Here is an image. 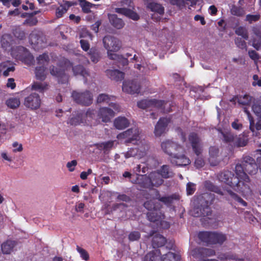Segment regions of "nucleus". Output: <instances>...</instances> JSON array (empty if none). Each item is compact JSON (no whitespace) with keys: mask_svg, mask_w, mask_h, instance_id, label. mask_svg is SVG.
I'll return each instance as SVG.
<instances>
[{"mask_svg":"<svg viewBox=\"0 0 261 261\" xmlns=\"http://www.w3.org/2000/svg\"><path fill=\"white\" fill-rule=\"evenodd\" d=\"M11 64L10 61H6L1 64V66L3 69H6L3 72V75L5 77L9 76L10 72H13L15 70V68L13 65L9 66Z\"/></svg>","mask_w":261,"mask_h":261,"instance_id":"nucleus-45","label":"nucleus"},{"mask_svg":"<svg viewBox=\"0 0 261 261\" xmlns=\"http://www.w3.org/2000/svg\"><path fill=\"white\" fill-rule=\"evenodd\" d=\"M11 40V36L9 34H4L1 38L2 46L3 48H7L10 45V41Z\"/></svg>","mask_w":261,"mask_h":261,"instance_id":"nucleus-55","label":"nucleus"},{"mask_svg":"<svg viewBox=\"0 0 261 261\" xmlns=\"http://www.w3.org/2000/svg\"><path fill=\"white\" fill-rule=\"evenodd\" d=\"M114 144V141H108L107 142H104V148L103 150V153L105 154L108 153L113 148Z\"/></svg>","mask_w":261,"mask_h":261,"instance_id":"nucleus-60","label":"nucleus"},{"mask_svg":"<svg viewBox=\"0 0 261 261\" xmlns=\"http://www.w3.org/2000/svg\"><path fill=\"white\" fill-rule=\"evenodd\" d=\"M257 168L254 159L248 155L244 156L241 163L236 165L235 167L236 174L239 176L244 187L246 186L250 188V180L247 174H255Z\"/></svg>","mask_w":261,"mask_h":261,"instance_id":"nucleus-1","label":"nucleus"},{"mask_svg":"<svg viewBox=\"0 0 261 261\" xmlns=\"http://www.w3.org/2000/svg\"><path fill=\"white\" fill-rule=\"evenodd\" d=\"M161 254L160 249H155L146 254L143 261H159V256Z\"/></svg>","mask_w":261,"mask_h":261,"instance_id":"nucleus-34","label":"nucleus"},{"mask_svg":"<svg viewBox=\"0 0 261 261\" xmlns=\"http://www.w3.org/2000/svg\"><path fill=\"white\" fill-rule=\"evenodd\" d=\"M224 142L233 145L236 135L231 132H225L221 133Z\"/></svg>","mask_w":261,"mask_h":261,"instance_id":"nucleus-47","label":"nucleus"},{"mask_svg":"<svg viewBox=\"0 0 261 261\" xmlns=\"http://www.w3.org/2000/svg\"><path fill=\"white\" fill-rule=\"evenodd\" d=\"M48 85L45 83L34 82L32 85V89L43 93L45 90L47 89Z\"/></svg>","mask_w":261,"mask_h":261,"instance_id":"nucleus-51","label":"nucleus"},{"mask_svg":"<svg viewBox=\"0 0 261 261\" xmlns=\"http://www.w3.org/2000/svg\"><path fill=\"white\" fill-rule=\"evenodd\" d=\"M196 191V185L194 183L189 182L186 186V191L188 195H191Z\"/></svg>","mask_w":261,"mask_h":261,"instance_id":"nucleus-59","label":"nucleus"},{"mask_svg":"<svg viewBox=\"0 0 261 261\" xmlns=\"http://www.w3.org/2000/svg\"><path fill=\"white\" fill-rule=\"evenodd\" d=\"M165 103L164 100H157L155 99H143L137 102V106L139 108L147 109L152 108H162Z\"/></svg>","mask_w":261,"mask_h":261,"instance_id":"nucleus-12","label":"nucleus"},{"mask_svg":"<svg viewBox=\"0 0 261 261\" xmlns=\"http://www.w3.org/2000/svg\"><path fill=\"white\" fill-rule=\"evenodd\" d=\"M199 239L207 245H222L227 240L225 234L218 231H200L198 234Z\"/></svg>","mask_w":261,"mask_h":261,"instance_id":"nucleus-4","label":"nucleus"},{"mask_svg":"<svg viewBox=\"0 0 261 261\" xmlns=\"http://www.w3.org/2000/svg\"><path fill=\"white\" fill-rule=\"evenodd\" d=\"M192 256L203 261H218L217 259H208L207 257L213 256L215 254V251L214 249L205 248H197L193 249L192 251Z\"/></svg>","mask_w":261,"mask_h":261,"instance_id":"nucleus-7","label":"nucleus"},{"mask_svg":"<svg viewBox=\"0 0 261 261\" xmlns=\"http://www.w3.org/2000/svg\"><path fill=\"white\" fill-rule=\"evenodd\" d=\"M227 193L230 196V197L234 201L240 203L241 205L244 206L247 205V203L241 198L237 194L231 191V190H227Z\"/></svg>","mask_w":261,"mask_h":261,"instance_id":"nucleus-50","label":"nucleus"},{"mask_svg":"<svg viewBox=\"0 0 261 261\" xmlns=\"http://www.w3.org/2000/svg\"><path fill=\"white\" fill-rule=\"evenodd\" d=\"M153 199L148 200L145 202L143 204L144 207L146 208L149 212L154 210H160L162 208V204L158 201H155V199L152 197Z\"/></svg>","mask_w":261,"mask_h":261,"instance_id":"nucleus-32","label":"nucleus"},{"mask_svg":"<svg viewBox=\"0 0 261 261\" xmlns=\"http://www.w3.org/2000/svg\"><path fill=\"white\" fill-rule=\"evenodd\" d=\"M218 258L221 260H235L236 261H244L242 258H239L236 254L231 253H220L218 256Z\"/></svg>","mask_w":261,"mask_h":261,"instance_id":"nucleus-41","label":"nucleus"},{"mask_svg":"<svg viewBox=\"0 0 261 261\" xmlns=\"http://www.w3.org/2000/svg\"><path fill=\"white\" fill-rule=\"evenodd\" d=\"M164 254L161 257V261H179L180 256L175 253L171 252L169 250Z\"/></svg>","mask_w":261,"mask_h":261,"instance_id":"nucleus-42","label":"nucleus"},{"mask_svg":"<svg viewBox=\"0 0 261 261\" xmlns=\"http://www.w3.org/2000/svg\"><path fill=\"white\" fill-rule=\"evenodd\" d=\"M235 33L238 35L241 36L244 40H248L249 38L248 33L247 29L243 27H239L235 30Z\"/></svg>","mask_w":261,"mask_h":261,"instance_id":"nucleus-52","label":"nucleus"},{"mask_svg":"<svg viewBox=\"0 0 261 261\" xmlns=\"http://www.w3.org/2000/svg\"><path fill=\"white\" fill-rule=\"evenodd\" d=\"M88 54L91 61L94 63H97L101 58L100 51L96 47L91 48Z\"/></svg>","mask_w":261,"mask_h":261,"instance_id":"nucleus-35","label":"nucleus"},{"mask_svg":"<svg viewBox=\"0 0 261 261\" xmlns=\"http://www.w3.org/2000/svg\"><path fill=\"white\" fill-rule=\"evenodd\" d=\"M171 156L170 162L177 166H186L191 163L190 159L182 152H177Z\"/></svg>","mask_w":261,"mask_h":261,"instance_id":"nucleus-16","label":"nucleus"},{"mask_svg":"<svg viewBox=\"0 0 261 261\" xmlns=\"http://www.w3.org/2000/svg\"><path fill=\"white\" fill-rule=\"evenodd\" d=\"M204 187L208 191L215 192L220 195H223L222 189L218 186L215 185L212 182L206 180L204 182Z\"/></svg>","mask_w":261,"mask_h":261,"instance_id":"nucleus-39","label":"nucleus"},{"mask_svg":"<svg viewBox=\"0 0 261 261\" xmlns=\"http://www.w3.org/2000/svg\"><path fill=\"white\" fill-rule=\"evenodd\" d=\"M140 132L138 127L130 128L126 130L119 134L117 138L118 139H125V143H132L133 144H139V143H143L140 140Z\"/></svg>","mask_w":261,"mask_h":261,"instance_id":"nucleus-5","label":"nucleus"},{"mask_svg":"<svg viewBox=\"0 0 261 261\" xmlns=\"http://www.w3.org/2000/svg\"><path fill=\"white\" fill-rule=\"evenodd\" d=\"M147 219L152 222H155L164 219V214L160 212V210H154L148 212L147 214Z\"/></svg>","mask_w":261,"mask_h":261,"instance_id":"nucleus-30","label":"nucleus"},{"mask_svg":"<svg viewBox=\"0 0 261 261\" xmlns=\"http://www.w3.org/2000/svg\"><path fill=\"white\" fill-rule=\"evenodd\" d=\"M16 244L14 241L7 240L2 245V251L4 254H10Z\"/></svg>","mask_w":261,"mask_h":261,"instance_id":"nucleus-36","label":"nucleus"},{"mask_svg":"<svg viewBox=\"0 0 261 261\" xmlns=\"http://www.w3.org/2000/svg\"><path fill=\"white\" fill-rule=\"evenodd\" d=\"M109 19L111 25L117 29H121L124 27V22L123 20L117 17L116 14H110Z\"/></svg>","mask_w":261,"mask_h":261,"instance_id":"nucleus-31","label":"nucleus"},{"mask_svg":"<svg viewBox=\"0 0 261 261\" xmlns=\"http://www.w3.org/2000/svg\"><path fill=\"white\" fill-rule=\"evenodd\" d=\"M107 76L111 80L116 81H121L124 77V73L117 69L111 70L108 69L106 70Z\"/></svg>","mask_w":261,"mask_h":261,"instance_id":"nucleus-28","label":"nucleus"},{"mask_svg":"<svg viewBox=\"0 0 261 261\" xmlns=\"http://www.w3.org/2000/svg\"><path fill=\"white\" fill-rule=\"evenodd\" d=\"M210 158L208 161L212 166H216L219 164L217 158L219 154V149L214 146H211L209 149Z\"/></svg>","mask_w":261,"mask_h":261,"instance_id":"nucleus-29","label":"nucleus"},{"mask_svg":"<svg viewBox=\"0 0 261 261\" xmlns=\"http://www.w3.org/2000/svg\"><path fill=\"white\" fill-rule=\"evenodd\" d=\"M156 171L163 179L172 178L174 175V173L173 170L168 165H164L162 166Z\"/></svg>","mask_w":261,"mask_h":261,"instance_id":"nucleus-26","label":"nucleus"},{"mask_svg":"<svg viewBox=\"0 0 261 261\" xmlns=\"http://www.w3.org/2000/svg\"><path fill=\"white\" fill-rule=\"evenodd\" d=\"M79 5L82 8V11L86 14L91 12V8L95 7L97 5L91 3L86 0H78Z\"/></svg>","mask_w":261,"mask_h":261,"instance_id":"nucleus-38","label":"nucleus"},{"mask_svg":"<svg viewBox=\"0 0 261 261\" xmlns=\"http://www.w3.org/2000/svg\"><path fill=\"white\" fill-rule=\"evenodd\" d=\"M115 12L117 13L125 15L134 20H138L140 17L139 15L134 11L125 8H117Z\"/></svg>","mask_w":261,"mask_h":261,"instance_id":"nucleus-25","label":"nucleus"},{"mask_svg":"<svg viewBox=\"0 0 261 261\" xmlns=\"http://www.w3.org/2000/svg\"><path fill=\"white\" fill-rule=\"evenodd\" d=\"M12 33L15 38L19 40L23 39L25 36L24 32L19 27H15L13 29Z\"/></svg>","mask_w":261,"mask_h":261,"instance_id":"nucleus-53","label":"nucleus"},{"mask_svg":"<svg viewBox=\"0 0 261 261\" xmlns=\"http://www.w3.org/2000/svg\"><path fill=\"white\" fill-rule=\"evenodd\" d=\"M140 88V84L136 80L125 81L122 85L123 91L131 94L139 93Z\"/></svg>","mask_w":261,"mask_h":261,"instance_id":"nucleus-14","label":"nucleus"},{"mask_svg":"<svg viewBox=\"0 0 261 261\" xmlns=\"http://www.w3.org/2000/svg\"><path fill=\"white\" fill-rule=\"evenodd\" d=\"M170 122V119L169 118H160L155 126L154 130L155 136L160 137L165 132L166 128Z\"/></svg>","mask_w":261,"mask_h":261,"instance_id":"nucleus-19","label":"nucleus"},{"mask_svg":"<svg viewBox=\"0 0 261 261\" xmlns=\"http://www.w3.org/2000/svg\"><path fill=\"white\" fill-rule=\"evenodd\" d=\"M252 109L254 114L259 117V119H261V105L259 103H254L252 107Z\"/></svg>","mask_w":261,"mask_h":261,"instance_id":"nucleus-64","label":"nucleus"},{"mask_svg":"<svg viewBox=\"0 0 261 261\" xmlns=\"http://www.w3.org/2000/svg\"><path fill=\"white\" fill-rule=\"evenodd\" d=\"M41 104V99L38 94L32 93L24 98L23 105L32 110L38 109Z\"/></svg>","mask_w":261,"mask_h":261,"instance_id":"nucleus-10","label":"nucleus"},{"mask_svg":"<svg viewBox=\"0 0 261 261\" xmlns=\"http://www.w3.org/2000/svg\"><path fill=\"white\" fill-rule=\"evenodd\" d=\"M115 99L116 97L115 96L109 95L106 94H100L97 96V102L107 103L113 108L115 111L118 112L120 111L121 108L118 104L113 102Z\"/></svg>","mask_w":261,"mask_h":261,"instance_id":"nucleus-13","label":"nucleus"},{"mask_svg":"<svg viewBox=\"0 0 261 261\" xmlns=\"http://www.w3.org/2000/svg\"><path fill=\"white\" fill-rule=\"evenodd\" d=\"M170 1L172 5H175L178 7H184L186 5L193 6L197 2V0H170Z\"/></svg>","mask_w":261,"mask_h":261,"instance_id":"nucleus-37","label":"nucleus"},{"mask_svg":"<svg viewBox=\"0 0 261 261\" xmlns=\"http://www.w3.org/2000/svg\"><path fill=\"white\" fill-rule=\"evenodd\" d=\"M76 250L80 254L81 257L85 260H88L89 258V255L88 252L84 249L80 247L79 246H76Z\"/></svg>","mask_w":261,"mask_h":261,"instance_id":"nucleus-57","label":"nucleus"},{"mask_svg":"<svg viewBox=\"0 0 261 261\" xmlns=\"http://www.w3.org/2000/svg\"><path fill=\"white\" fill-rule=\"evenodd\" d=\"M49 72L51 75L58 79L59 83L64 84L67 82L68 77L64 69L51 65L49 67Z\"/></svg>","mask_w":261,"mask_h":261,"instance_id":"nucleus-18","label":"nucleus"},{"mask_svg":"<svg viewBox=\"0 0 261 261\" xmlns=\"http://www.w3.org/2000/svg\"><path fill=\"white\" fill-rule=\"evenodd\" d=\"M114 111L110 108L102 107L99 109L97 113L98 118L101 119L102 122H110L111 119L114 116Z\"/></svg>","mask_w":261,"mask_h":261,"instance_id":"nucleus-20","label":"nucleus"},{"mask_svg":"<svg viewBox=\"0 0 261 261\" xmlns=\"http://www.w3.org/2000/svg\"><path fill=\"white\" fill-rule=\"evenodd\" d=\"M251 101V97L248 95H245L243 97H240L238 99L239 103L247 106L250 105Z\"/></svg>","mask_w":261,"mask_h":261,"instance_id":"nucleus-56","label":"nucleus"},{"mask_svg":"<svg viewBox=\"0 0 261 261\" xmlns=\"http://www.w3.org/2000/svg\"><path fill=\"white\" fill-rule=\"evenodd\" d=\"M189 141L194 153L197 155L200 154L202 151V147L201 140L198 134L194 132L190 133L189 136Z\"/></svg>","mask_w":261,"mask_h":261,"instance_id":"nucleus-17","label":"nucleus"},{"mask_svg":"<svg viewBox=\"0 0 261 261\" xmlns=\"http://www.w3.org/2000/svg\"><path fill=\"white\" fill-rule=\"evenodd\" d=\"M147 7L151 11L156 12L159 14L162 15L164 13V8L161 4L154 2L150 3L148 4Z\"/></svg>","mask_w":261,"mask_h":261,"instance_id":"nucleus-44","label":"nucleus"},{"mask_svg":"<svg viewBox=\"0 0 261 261\" xmlns=\"http://www.w3.org/2000/svg\"><path fill=\"white\" fill-rule=\"evenodd\" d=\"M149 178L150 180V184L151 189H153V187H159L163 184L164 182V179L157 172V171L152 172L149 173Z\"/></svg>","mask_w":261,"mask_h":261,"instance_id":"nucleus-23","label":"nucleus"},{"mask_svg":"<svg viewBox=\"0 0 261 261\" xmlns=\"http://www.w3.org/2000/svg\"><path fill=\"white\" fill-rule=\"evenodd\" d=\"M217 178L219 181L228 185L244 197L252 195L251 188L246 186L244 187L239 176L235 175L231 171L223 170L218 174Z\"/></svg>","mask_w":261,"mask_h":261,"instance_id":"nucleus-2","label":"nucleus"},{"mask_svg":"<svg viewBox=\"0 0 261 261\" xmlns=\"http://www.w3.org/2000/svg\"><path fill=\"white\" fill-rule=\"evenodd\" d=\"M243 38L237 37L234 39V43L240 49H245L246 50H247V44L246 42Z\"/></svg>","mask_w":261,"mask_h":261,"instance_id":"nucleus-54","label":"nucleus"},{"mask_svg":"<svg viewBox=\"0 0 261 261\" xmlns=\"http://www.w3.org/2000/svg\"><path fill=\"white\" fill-rule=\"evenodd\" d=\"M215 200V195L212 193L204 194L200 200V205L194 207L192 215L195 217H207L212 214L210 205Z\"/></svg>","mask_w":261,"mask_h":261,"instance_id":"nucleus-3","label":"nucleus"},{"mask_svg":"<svg viewBox=\"0 0 261 261\" xmlns=\"http://www.w3.org/2000/svg\"><path fill=\"white\" fill-rule=\"evenodd\" d=\"M46 67L37 66L35 68V73L37 80L43 81L46 77Z\"/></svg>","mask_w":261,"mask_h":261,"instance_id":"nucleus-40","label":"nucleus"},{"mask_svg":"<svg viewBox=\"0 0 261 261\" xmlns=\"http://www.w3.org/2000/svg\"><path fill=\"white\" fill-rule=\"evenodd\" d=\"M76 4V2L67 1H63V4H61L60 7H58L56 10V17L58 18L62 17L70 7L75 6Z\"/></svg>","mask_w":261,"mask_h":261,"instance_id":"nucleus-22","label":"nucleus"},{"mask_svg":"<svg viewBox=\"0 0 261 261\" xmlns=\"http://www.w3.org/2000/svg\"><path fill=\"white\" fill-rule=\"evenodd\" d=\"M105 48L108 51L116 52L121 47V42L116 37L110 35H107L102 39Z\"/></svg>","mask_w":261,"mask_h":261,"instance_id":"nucleus-9","label":"nucleus"},{"mask_svg":"<svg viewBox=\"0 0 261 261\" xmlns=\"http://www.w3.org/2000/svg\"><path fill=\"white\" fill-rule=\"evenodd\" d=\"M141 234L139 231H134L131 232L128 235V239L130 241H135L139 240Z\"/></svg>","mask_w":261,"mask_h":261,"instance_id":"nucleus-63","label":"nucleus"},{"mask_svg":"<svg viewBox=\"0 0 261 261\" xmlns=\"http://www.w3.org/2000/svg\"><path fill=\"white\" fill-rule=\"evenodd\" d=\"M83 116V113H78L75 116L72 117L69 119L68 123L74 126L80 125L84 123Z\"/></svg>","mask_w":261,"mask_h":261,"instance_id":"nucleus-43","label":"nucleus"},{"mask_svg":"<svg viewBox=\"0 0 261 261\" xmlns=\"http://www.w3.org/2000/svg\"><path fill=\"white\" fill-rule=\"evenodd\" d=\"M154 192L155 194L154 196H153V198L159 200L160 201L162 202L167 205H170L174 200L179 199V195L176 194H172V195L168 196L161 197L160 192L158 190L155 189Z\"/></svg>","mask_w":261,"mask_h":261,"instance_id":"nucleus-21","label":"nucleus"},{"mask_svg":"<svg viewBox=\"0 0 261 261\" xmlns=\"http://www.w3.org/2000/svg\"><path fill=\"white\" fill-rule=\"evenodd\" d=\"M260 19V15L255 14H248L246 17V20L248 21L249 23H252L253 22H256Z\"/></svg>","mask_w":261,"mask_h":261,"instance_id":"nucleus-62","label":"nucleus"},{"mask_svg":"<svg viewBox=\"0 0 261 261\" xmlns=\"http://www.w3.org/2000/svg\"><path fill=\"white\" fill-rule=\"evenodd\" d=\"M72 71L74 75H81L85 77L89 75L88 72L86 71L83 65H77L72 67Z\"/></svg>","mask_w":261,"mask_h":261,"instance_id":"nucleus-46","label":"nucleus"},{"mask_svg":"<svg viewBox=\"0 0 261 261\" xmlns=\"http://www.w3.org/2000/svg\"><path fill=\"white\" fill-rule=\"evenodd\" d=\"M49 56L46 53L40 55L37 58V63L39 65V66L45 67L49 63Z\"/></svg>","mask_w":261,"mask_h":261,"instance_id":"nucleus-48","label":"nucleus"},{"mask_svg":"<svg viewBox=\"0 0 261 261\" xmlns=\"http://www.w3.org/2000/svg\"><path fill=\"white\" fill-rule=\"evenodd\" d=\"M231 13L238 16H243L244 14V10L243 8L240 7L234 6L231 9Z\"/></svg>","mask_w":261,"mask_h":261,"instance_id":"nucleus-61","label":"nucleus"},{"mask_svg":"<svg viewBox=\"0 0 261 261\" xmlns=\"http://www.w3.org/2000/svg\"><path fill=\"white\" fill-rule=\"evenodd\" d=\"M38 23V19L36 17L29 15V17L24 22L23 24H27L29 26L36 25Z\"/></svg>","mask_w":261,"mask_h":261,"instance_id":"nucleus-58","label":"nucleus"},{"mask_svg":"<svg viewBox=\"0 0 261 261\" xmlns=\"http://www.w3.org/2000/svg\"><path fill=\"white\" fill-rule=\"evenodd\" d=\"M248 143V136L245 134L236 135L233 146L237 147L245 146Z\"/></svg>","mask_w":261,"mask_h":261,"instance_id":"nucleus-33","label":"nucleus"},{"mask_svg":"<svg viewBox=\"0 0 261 261\" xmlns=\"http://www.w3.org/2000/svg\"><path fill=\"white\" fill-rule=\"evenodd\" d=\"M71 96L76 103L82 106H89L93 102V94L87 90L82 92L73 91Z\"/></svg>","mask_w":261,"mask_h":261,"instance_id":"nucleus-6","label":"nucleus"},{"mask_svg":"<svg viewBox=\"0 0 261 261\" xmlns=\"http://www.w3.org/2000/svg\"><path fill=\"white\" fill-rule=\"evenodd\" d=\"M139 147L134 148H130L125 153V158H129L134 156L137 154L139 152L144 153L148 149V146L143 143H139Z\"/></svg>","mask_w":261,"mask_h":261,"instance_id":"nucleus-24","label":"nucleus"},{"mask_svg":"<svg viewBox=\"0 0 261 261\" xmlns=\"http://www.w3.org/2000/svg\"><path fill=\"white\" fill-rule=\"evenodd\" d=\"M161 147L165 153L170 156L176 154L177 152L184 151L183 147L171 140H166L161 143Z\"/></svg>","mask_w":261,"mask_h":261,"instance_id":"nucleus-8","label":"nucleus"},{"mask_svg":"<svg viewBox=\"0 0 261 261\" xmlns=\"http://www.w3.org/2000/svg\"><path fill=\"white\" fill-rule=\"evenodd\" d=\"M130 181L136 185H138L141 188L151 190L149 174L141 175L136 173L135 178L133 179Z\"/></svg>","mask_w":261,"mask_h":261,"instance_id":"nucleus-15","label":"nucleus"},{"mask_svg":"<svg viewBox=\"0 0 261 261\" xmlns=\"http://www.w3.org/2000/svg\"><path fill=\"white\" fill-rule=\"evenodd\" d=\"M129 125V121L125 117H118L114 121V125L118 129H123L128 127Z\"/></svg>","mask_w":261,"mask_h":261,"instance_id":"nucleus-27","label":"nucleus"},{"mask_svg":"<svg viewBox=\"0 0 261 261\" xmlns=\"http://www.w3.org/2000/svg\"><path fill=\"white\" fill-rule=\"evenodd\" d=\"M166 242V239L163 236L158 234L155 235L152 239V246L153 248L161 247L160 249L161 253L165 252V250H170L172 249L174 246V244L172 243H170L168 246L164 247V245Z\"/></svg>","mask_w":261,"mask_h":261,"instance_id":"nucleus-11","label":"nucleus"},{"mask_svg":"<svg viewBox=\"0 0 261 261\" xmlns=\"http://www.w3.org/2000/svg\"><path fill=\"white\" fill-rule=\"evenodd\" d=\"M20 102L18 98L16 97H12L7 99L6 104L8 107L11 109H16L20 105Z\"/></svg>","mask_w":261,"mask_h":261,"instance_id":"nucleus-49","label":"nucleus"}]
</instances>
